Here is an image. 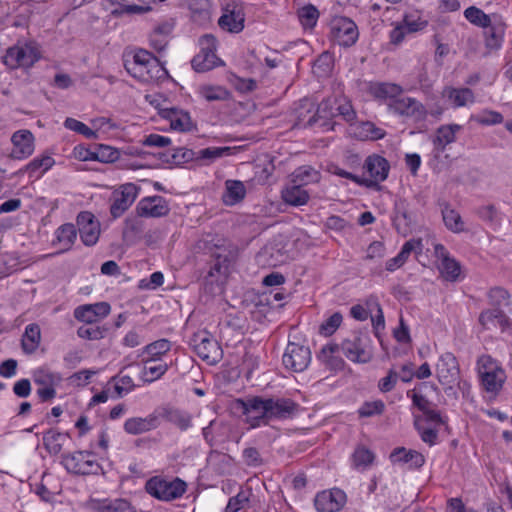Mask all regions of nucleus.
Masks as SVG:
<instances>
[{
  "instance_id": "33",
  "label": "nucleus",
  "mask_w": 512,
  "mask_h": 512,
  "mask_svg": "<svg viewBox=\"0 0 512 512\" xmlns=\"http://www.w3.org/2000/svg\"><path fill=\"white\" fill-rule=\"evenodd\" d=\"M442 94L455 108L474 102V93L469 88L445 87Z\"/></svg>"
},
{
  "instance_id": "30",
  "label": "nucleus",
  "mask_w": 512,
  "mask_h": 512,
  "mask_svg": "<svg viewBox=\"0 0 512 512\" xmlns=\"http://www.w3.org/2000/svg\"><path fill=\"white\" fill-rule=\"evenodd\" d=\"M414 223V217L408 210L405 201H399L395 204V215L393 217V224L398 233L406 236L411 232L412 225Z\"/></svg>"
},
{
  "instance_id": "42",
  "label": "nucleus",
  "mask_w": 512,
  "mask_h": 512,
  "mask_svg": "<svg viewBox=\"0 0 512 512\" xmlns=\"http://www.w3.org/2000/svg\"><path fill=\"white\" fill-rule=\"evenodd\" d=\"M297 17L304 30H313L318 23L320 12L313 4H306L298 9Z\"/></svg>"
},
{
  "instance_id": "39",
  "label": "nucleus",
  "mask_w": 512,
  "mask_h": 512,
  "mask_svg": "<svg viewBox=\"0 0 512 512\" xmlns=\"http://www.w3.org/2000/svg\"><path fill=\"white\" fill-rule=\"evenodd\" d=\"M93 509L96 512H136L135 508L126 499L97 501Z\"/></svg>"
},
{
  "instance_id": "17",
  "label": "nucleus",
  "mask_w": 512,
  "mask_h": 512,
  "mask_svg": "<svg viewBox=\"0 0 512 512\" xmlns=\"http://www.w3.org/2000/svg\"><path fill=\"white\" fill-rule=\"evenodd\" d=\"M244 21L243 8L240 5L232 4L224 8L223 14L218 20V25L225 31L239 33L244 28Z\"/></svg>"
},
{
  "instance_id": "22",
  "label": "nucleus",
  "mask_w": 512,
  "mask_h": 512,
  "mask_svg": "<svg viewBox=\"0 0 512 512\" xmlns=\"http://www.w3.org/2000/svg\"><path fill=\"white\" fill-rule=\"evenodd\" d=\"M13 150L11 156L15 159H23L34 151V137L29 130L16 131L11 138Z\"/></svg>"
},
{
  "instance_id": "27",
  "label": "nucleus",
  "mask_w": 512,
  "mask_h": 512,
  "mask_svg": "<svg viewBox=\"0 0 512 512\" xmlns=\"http://www.w3.org/2000/svg\"><path fill=\"white\" fill-rule=\"evenodd\" d=\"M458 124L441 125L437 128L435 136L432 138L434 151L436 154L443 153L446 146L456 141V133L461 130Z\"/></svg>"
},
{
  "instance_id": "55",
  "label": "nucleus",
  "mask_w": 512,
  "mask_h": 512,
  "mask_svg": "<svg viewBox=\"0 0 512 512\" xmlns=\"http://www.w3.org/2000/svg\"><path fill=\"white\" fill-rule=\"evenodd\" d=\"M107 333V328L101 327L98 325L92 324H85L78 328L77 335L80 338L88 339V340H99L104 338L105 334Z\"/></svg>"
},
{
  "instance_id": "35",
  "label": "nucleus",
  "mask_w": 512,
  "mask_h": 512,
  "mask_svg": "<svg viewBox=\"0 0 512 512\" xmlns=\"http://www.w3.org/2000/svg\"><path fill=\"white\" fill-rule=\"evenodd\" d=\"M41 341V330L38 324L31 323L26 326L25 332L22 336L21 347L24 353H34Z\"/></svg>"
},
{
  "instance_id": "19",
  "label": "nucleus",
  "mask_w": 512,
  "mask_h": 512,
  "mask_svg": "<svg viewBox=\"0 0 512 512\" xmlns=\"http://www.w3.org/2000/svg\"><path fill=\"white\" fill-rule=\"evenodd\" d=\"M213 247L215 251H213L212 248H209V250L211 251V256L214 259L211 263L208 275L211 277L217 275L225 276L228 273L230 260L227 253V249L224 246V240L217 239V242L213 244Z\"/></svg>"
},
{
  "instance_id": "24",
  "label": "nucleus",
  "mask_w": 512,
  "mask_h": 512,
  "mask_svg": "<svg viewBox=\"0 0 512 512\" xmlns=\"http://www.w3.org/2000/svg\"><path fill=\"white\" fill-rule=\"evenodd\" d=\"M159 114L170 122L171 128L174 130L187 132L193 127L191 117L186 111L172 107L160 109Z\"/></svg>"
},
{
  "instance_id": "49",
  "label": "nucleus",
  "mask_w": 512,
  "mask_h": 512,
  "mask_svg": "<svg viewBox=\"0 0 512 512\" xmlns=\"http://www.w3.org/2000/svg\"><path fill=\"white\" fill-rule=\"evenodd\" d=\"M228 83L239 93L247 94L257 89V81L253 78H245L234 73L227 76Z\"/></svg>"
},
{
  "instance_id": "3",
  "label": "nucleus",
  "mask_w": 512,
  "mask_h": 512,
  "mask_svg": "<svg viewBox=\"0 0 512 512\" xmlns=\"http://www.w3.org/2000/svg\"><path fill=\"white\" fill-rule=\"evenodd\" d=\"M187 485L180 478L168 479L153 476L145 484L146 492L160 501H172L180 498L186 492Z\"/></svg>"
},
{
  "instance_id": "8",
  "label": "nucleus",
  "mask_w": 512,
  "mask_h": 512,
  "mask_svg": "<svg viewBox=\"0 0 512 512\" xmlns=\"http://www.w3.org/2000/svg\"><path fill=\"white\" fill-rule=\"evenodd\" d=\"M388 109L394 114L422 122L426 119L427 110L418 100L411 97H402L389 101Z\"/></svg>"
},
{
  "instance_id": "23",
  "label": "nucleus",
  "mask_w": 512,
  "mask_h": 512,
  "mask_svg": "<svg viewBox=\"0 0 512 512\" xmlns=\"http://www.w3.org/2000/svg\"><path fill=\"white\" fill-rule=\"evenodd\" d=\"M435 253L441 259L439 270L445 280L454 282L458 279L461 271L459 262L450 258L449 253L442 244L435 246Z\"/></svg>"
},
{
  "instance_id": "34",
  "label": "nucleus",
  "mask_w": 512,
  "mask_h": 512,
  "mask_svg": "<svg viewBox=\"0 0 512 512\" xmlns=\"http://www.w3.org/2000/svg\"><path fill=\"white\" fill-rule=\"evenodd\" d=\"M321 179V173L309 165H303L294 170L290 181L305 187L309 184L318 183Z\"/></svg>"
},
{
  "instance_id": "59",
  "label": "nucleus",
  "mask_w": 512,
  "mask_h": 512,
  "mask_svg": "<svg viewBox=\"0 0 512 512\" xmlns=\"http://www.w3.org/2000/svg\"><path fill=\"white\" fill-rule=\"evenodd\" d=\"M64 126L67 129L75 131L79 134L84 135L88 139H94L97 137V132L90 129L86 124L78 121L74 118H67L64 122Z\"/></svg>"
},
{
  "instance_id": "11",
  "label": "nucleus",
  "mask_w": 512,
  "mask_h": 512,
  "mask_svg": "<svg viewBox=\"0 0 512 512\" xmlns=\"http://www.w3.org/2000/svg\"><path fill=\"white\" fill-rule=\"evenodd\" d=\"M77 226L81 241L86 246H93L100 236V223L89 211H82L77 216Z\"/></svg>"
},
{
  "instance_id": "18",
  "label": "nucleus",
  "mask_w": 512,
  "mask_h": 512,
  "mask_svg": "<svg viewBox=\"0 0 512 512\" xmlns=\"http://www.w3.org/2000/svg\"><path fill=\"white\" fill-rule=\"evenodd\" d=\"M191 64H224L216 55V40L213 36L205 35L199 39V52Z\"/></svg>"
},
{
  "instance_id": "9",
  "label": "nucleus",
  "mask_w": 512,
  "mask_h": 512,
  "mask_svg": "<svg viewBox=\"0 0 512 512\" xmlns=\"http://www.w3.org/2000/svg\"><path fill=\"white\" fill-rule=\"evenodd\" d=\"M282 361L286 369L293 372H302L311 362V351L305 345L289 342Z\"/></svg>"
},
{
  "instance_id": "16",
  "label": "nucleus",
  "mask_w": 512,
  "mask_h": 512,
  "mask_svg": "<svg viewBox=\"0 0 512 512\" xmlns=\"http://www.w3.org/2000/svg\"><path fill=\"white\" fill-rule=\"evenodd\" d=\"M170 211L167 201L161 196H152L141 199L136 212L140 217L159 218L166 216Z\"/></svg>"
},
{
  "instance_id": "43",
  "label": "nucleus",
  "mask_w": 512,
  "mask_h": 512,
  "mask_svg": "<svg viewBox=\"0 0 512 512\" xmlns=\"http://www.w3.org/2000/svg\"><path fill=\"white\" fill-rule=\"evenodd\" d=\"M171 349V343L167 339H159L148 345L143 349L142 354L146 353L149 355L147 359H144V364H150L151 362L157 361L162 355H165Z\"/></svg>"
},
{
  "instance_id": "25",
  "label": "nucleus",
  "mask_w": 512,
  "mask_h": 512,
  "mask_svg": "<svg viewBox=\"0 0 512 512\" xmlns=\"http://www.w3.org/2000/svg\"><path fill=\"white\" fill-rule=\"evenodd\" d=\"M160 425L157 412L142 418H129L124 423V430L131 435H138L156 429Z\"/></svg>"
},
{
  "instance_id": "63",
  "label": "nucleus",
  "mask_w": 512,
  "mask_h": 512,
  "mask_svg": "<svg viewBox=\"0 0 512 512\" xmlns=\"http://www.w3.org/2000/svg\"><path fill=\"white\" fill-rule=\"evenodd\" d=\"M342 315L339 312L332 314L325 322L320 326V333L329 336L332 335L342 322Z\"/></svg>"
},
{
  "instance_id": "53",
  "label": "nucleus",
  "mask_w": 512,
  "mask_h": 512,
  "mask_svg": "<svg viewBox=\"0 0 512 512\" xmlns=\"http://www.w3.org/2000/svg\"><path fill=\"white\" fill-rule=\"evenodd\" d=\"M119 156L120 153L116 148L104 144L94 146V161L112 163L118 160Z\"/></svg>"
},
{
  "instance_id": "29",
  "label": "nucleus",
  "mask_w": 512,
  "mask_h": 512,
  "mask_svg": "<svg viewBox=\"0 0 512 512\" xmlns=\"http://www.w3.org/2000/svg\"><path fill=\"white\" fill-rule=\"evenodd\" d=\"M127 73L141 83H151L167 74L165 66H124Z\"/></svg>"
},
{
  "instance_id": "60",
  "label": "nucleus",
  "mask_w": 512,
  "mask_h": 512,
  "mask_svg": "<svg viewBox=\"0 0 512 512\" xmlns=\"http://www.w3.org/2000/svg\"><path fill=\"white\" fill-rule=\"evenodd\" d=\"M494 320L506 321V314L502 309L493 308L487 309L480 313L479 323L484 327L488 328V324Z\"/></svg>"
},
{
  "instance_id": "44",
  "label": "nucleus",
  "mask_w": 512,
  "mask_h": 512,
  "mask_svg": "<svg viewBox=\"0 0 512 512\" xmlns=\"http://www.w3.org/2000/svg\"><path fill=\"white\" fill-rule=\"evenodd\" d=\"M232 154V147H207L197 151V161H201L204 164H211L219 158L230 156Z\"/></svg>"
},
{
  "instance_id": "2",
  "label": "nucleus",
  "mask_w": 512,
  "mask_h": 512,
  "mask_svg": "<svg viewBox=\"0 0 512 512\" xmlns=\"http://www.w3.org/2000/svg\"><path fill=\"white\" fill-rule=\"evenodd\" d=\"M341 350L352 362L367 363L372 357L371 340L367 332L356 331L343 340L341 346L325 345L320 351L319 357L324 361H330L333 354Z\"/></svg>"
},
{
  "instance_id": "40",
  "label": "nucleus",
  "mask_w": 512,
  "mask_h": 512,
  "mask_svg": "<svg viewBox=\"0 0 512 512\" xmlns=\"http://www.w3.org/2000/svg\"><path fill=\"white\" fill-rule=\"evenodd\" d=\"M76 238L77 229L72 223L63 224L56 230V241L61 245V252L70 250Z\"/></svg>"
},
{
  "instance_id": "56",
  "label": "nucleus",
  "mask_w": 512,
  "mask_h": 512,
  "mask_svg": "<svg viewBox=\"0 0 512 512\" xmlns=\"http://www.w3.org/2000/svg\"><path fill=\"white\" fill-rule=\"evenodd\" d=\"M509 298L508 291L502 287L491 288L488 292L489 304L493 308L501 309V307L509 305Z\"/></svg>"
},
{
  "instance_id": "54",
  "label": "nucleus",
  "mask_w": 512,
  "mask_h": 512,
  "mask_svg": "<svg viewBox=\"0 0 512 512\" xmlns=\"http://www.w3.org/2000/svg\"><path fill=\"white\" fill-rule=\"evenodd\" d=\"M335 104V99L328 98L322 100L317 107L315 115L308 120V125L312 126L316 122V116L325 119L336 116Z\"/></svg>"
},
{
  "instance_id": "52",
  "label": "nucleus",
  "mask_w": 512,
  "mask_h": 512,
  "mask_svg": "<svg viewBox=\"0 0 512 512\" xmlns=\"http://www.w3.org/2000/svg\"><path fill=\"white\" fill-rule=\"evenodd\" d=\"M464 17L467 21H469L471 24L484 28L487 25L490 24V21L493 19V15H487L484 13L481 9L470 6L464 11Z\"/></svg>"
},
{
  "instance_id": "64",
  "label": "nucleus",
  "mask_w": 512,
  "mask_h": 512,
  "mask_svg": "<svg viewBox=\"0 0 512 512\" xmlns=\"http://www.w3.org/2000/svg\"><path fill=\"white\" fill-rule=\"evenodd\" d=\"M475 120L482 125H495L503 122V116L496 111H483Z\"/></svg>"
},
{
  "instance_id": "32",
  "label": "nucleus",
  "mask_w": 512,
  "mask_h": 512,
  "mask_svg": "<svg viewBox=\"0 0 512 512\" xmlns=\"http://www.w3.org/2000/svg\"><path fill=\"white\" fill-rule=\"evenodd\" d=\"M198 95L207 102L230 101L232 93L221 85L201 84L197 88Z\"/></svg>"
},
{
  "instance_id": "36",
  "label": "nucleus",
  "mask_w": 512,
  "mask_h": 512,
  "mask_svg": "<svg viewBox=\"0 0 512 512\" xmlns=\"http://www.w3.org/2000/svg\"><path fill=\"white\" fill-rule=\"evenodd\" d=\"M441 213L446 228L453 233H461L465 230L461 215L450 204H441Z\"/></svg>"
},
{
  "instance_id": "12",
  "label": "nucleus",
  "mask_w": 512,
  "mask_h": 512,
  "mask_svg": "<svg viewBox=\"0 0 512 512\" xmlns=\"http://www.w3.org/2000/svg\"><path fill=\"white\" fill-rule=\"evenodd\" d=\"M345 503L346 494L338 488L321 491L314 499V506L318 512H339Z\"/></svg>"
},
{
  "instance_id": "21",
  "label": "nucleus",
  "mask_w": 512,
  "mask_h": 512,
  "mask_svg": "<svg viewBox=\"0 0 512 512\" xmlns=\"http://www.w3.org/2000/svg\"><path fill=\"white\" fill-rule=\"evenodd\" d=\"M110 313V305L107 302H98L95 304H86L77 307L74 310V317L87 324H92L107 316Z\"/></svg>"
},
{
  "instance_id": "15",
  "label": "nucleus",
  "mask_w": 512,
  "mask_h": 512,
  "mask_svg": "<svg viewBox=\"0 0 512 512\" xmlns=\"http://www.w3.org/2000/svg\"><path fill=\"white\" fill-rule=\"evenodd\" d=\"M389 168V163L385 158L379 155L369 156L365 160L364 169L370 175L371 179L362 178L364 181L363 185L372 187L384 181L388 176Z\"/></svg>"
},
{
  "instance_id": "1",
  "label": "nucleus",
  "mask_w": 512,
  "mask_h": 512,
  "mask_svg": "<svg viewBox=\"0 0 512 512\" xmlns=\"http://www.w3.org/2000/svg\"><path fill=\"white\" fill-rule=\"evenodd\" d=\"M237 403L252 428L267 425L274 419L292 418L299 409L295 401L285 397L253 396L245 400L238 399Z\"/></svg>"
},
{
  "instance_id": "48",
  "label": "nucleus",
  "mask_w": 512,
  "mask_h": 512,
  "mask_svg": "<svg viewBox=\"0 0 512 512\" xmlns=\"http://www.w3.org/2000/svg\"><path fill=\"white\" fill-rule=\"evenodd\" d=\"M64 438V434L49 429L43 435V445L50 455H57L62 450Z\"/></svg>"
},
{
  "instance_id": "13",
  "label": "nucleus",
  "mask_w": 512,
  "mask_h": 512,
  "mask_svg": "<svg viewBox=\"0 0 512 512\" xmlns=\"http://www.w3.org/2000/svg\"><path fill=\"white\" fill-rule=\"evenodd\" d=\"M436 375L442 385L451 386L459 380V364L452 353L447 352L440 356L436 365Z\"/></svg>"
},
{
  "instance_id": "6",
  "label": "nucleus",
  "mask_w": 512,
  "mask_h": 512,
  "mask_svg": "<svg viewBox=\"0 0 512 512\" xmlns=\"http://www.w3.org/2000/svg\"><path fill=\"white\" fill-rule=\"evenodd\" d=\"M196 354L209 364H216L220 361L222 350L218 342L206 330L195 333L190 341Z\"/></svg>"
},
{
  "instance_id": "14",
  "label": "nucleus",
  "mask_w": 512,
  "mask_h": 512,
  "mask_svg": "<svg viewBox=\"0 0 512 512\" xmlns=\"http://www.w3.org/2000/svg\"><path fill=\"white\" fill-rule=\"evenodd\" d=\"M138 195V187L133 183H126L121 186L119 192H114V200L110 206V213L113 218H119L134 203Z\"/></svg>"
},
{
  "instance_id": "47",
  "label": "nucleus",
  "mask_w": 512,
  "mask_h": 512,
  "mask_svg": "<svg viewBox=\"0 0 512 512\" xmlns=\"http://www.w3.org/2000/svg\"><path fill=\"white\" fill-rule=\"evenodd\" d=\"M375 454L365 446L359 445L352 454V465L356 469L365 470L372 465Z\"/></svg>"
},
{
  "instance_id": "62",
  "label": "nucleus",
  "mask_w": 512,
  "mask_h": 512,
  "mask_svg": "<svg viewBox=\"0 0 512 512\" xmlns=\"http://www.w3.org/2000/svg\"><path fill=\"white\" fill-rule=\"evenodd\" d=\"M360 130L362 136L371 140L382 139L385 136V131L382 128L369 121L361 123Z\"/></svg>"
},
{
  "instance_id": "58",
  "label": "nucleus",
  "mask_w": 512,
  "mask_h": 512,
  "mask_svg": "<svg viewBox=\"0 0 512 512\" xmlns=\"http://www.w3.org/2000/svg\"><path fill=\"white\" fill-rule=\"evenodd\" d=\"M385 410V404L382 400L364 402L358 410L360 417H372L381 415Z\"/></svg>"
},
{
  "instance_id": "50",
  "label": "nucleus",
  "mask_w": 512,
  "mask_h": 512,
  "mask_svg": "<svg viewBox=\"0 0 512 512\" xmlns=\"http://www.w3.org/2000/svg\"><path fill=\"white\" fill-rule=\"evenodd\" d=\"M33 381L40 387H51L57 386L62 381V377L48 369L39 368L33 372Z\"/></svg>"
},
{
  "instance_id": "4",
  "label": "nucleus",
  "mask_w": 512,
  "mask_h": 512,
  "mask_svg": "<svg viewBox=\"0 0 512 512\" xmlns=\"http://www.w3.org/2000/svg\"><path fill=\"white\" fill-rule=\"evenodd\" d=\"M478 373L483 389L497 395L505 381V370L490 356H482L478 360Z\"/></svg>"
},
{
  "instance_id": "45",
  "label": "nucleus",
  "mask_w": 512,
  "mask_h": 512,
  "mask_svg": "<svg viewBox=\"0 0 512 512\" xmlns=\"http://www.w3.org/2000/svg\"><path fill=\"white\" fill-rule=\"evenodd\" d=\"M409 33H416L424 30L428 26V20L420 11L408 12L403 16L400 22Z\"/></svg>"
},
{
  "instance_id": "20",
  "label": "nucleus",
  "mask_w": 512,
  "mask_h": 512,
  "mask_svg": "<svg viewBox=\"0 0 512 512\" xmlns=\"http://www.w3.org/2000/svg\"><path fill=\"white\" fill-rule=\"evenodd\" d=\"M158 419L163 418L175 425L181 431H186L192 426V416L189 412L173 406H163L156 410Z\"/></svg>"
},
{
  "instance_id": "61",
  "label": "nucleus",
  "mask_w": 512,
  "mask_h": 512,
  "mask_svg": "<svg viewBox=\"0 0 512 512\" xmlns=\"http://www.w3.org/2000/svg\"><path fill=\"white\" fill-rule=\"evenodd\" d=\"M111 380L116 381L114 389L119 397L123 394L129 393L135 387L132 378L128 375H118L113 377Z\"/></svg>"
},
{
  "instance_id": "57",
  "label": "nucleus",
  "mask_w": 512,
  "mask_h": 512,
  "mask_svg": "<svg viewBox=\"0 0 512 512\" xmlns=\"http://www.w3.org/2000/svg\"><path fill=\"white\" fill-rule=\"evenodd\" d=\"M168 370L166 363H159L157 365L144 364L143 380L144 382L151 383L161 378Z\"/></svg>"
},
{
  "instance_id": "38",
  "label": "nucleus",
  "mask_w": 512,
  "mask_h": 512,
  "mask_svg": "<svg viewBox=\"0 0 512 512\" xmlns=\"http://www.w3.org/2000/svg\"><path fill=\"white\" fill-rule=\"evenodd\" d=\"M369 92L377 99H397L402 92L399 85L393 83H372L369 87Z\"/></svg>"
},
{
  "instance_id": "26",
  "label": "nucleus",
  "mask_w": 512,
  "mask_h": 512,
  "mask_svg": "<svg viewBox=\"0 0 512 512\" xmlns=\"http://www.w3.org/2000/svg\"><path fill=\"white\" fill-rule=\"evenodd\" d=\"M505 23L497 15H493L490 24L484 27L485 43L490 49L501 47L505 35Z\"/></svg>"
},
{
  "instance_id": "7",
  "label": "nucleus",
  "mask_w": 512,
  "mask_h": 512,
  "mask_svg": "<svg viewBox=\"0 0 512 512\" xmlns=\"http://www.w3.org/2000/svg\"><path fill=\"white\" fill-rule=\"evenodd\" d=\"M88 451H77L72 454L63 455L62 463L66 470L77 475H97L101 470V465L89 457Z\"/></svg>"
},
{
  "instance_id": "41",
  "label": "nucleus",
  "mask_w": 512,
  "mask_h": 512,
  "mask_svg": "<svg viewBox=\"0 0 512 512\" xmlns=\"http://www.w3.org/2000/svg\"><path fill=\"white\" fill-rule=\"evenodd\" d=\"M151 60H155L158 64H162L150 52L141 48L129 47L123 52L124 64H149Z\"/></svg>"
},
{
  "instance_id": "28",
  "label": "nucleus",
  "mask_w": 512,
  "mask_h": 512,
  "mask_svg": "<svg viewBox=\"0 0 512 512\" xmlns=\"http://www.w3.org/2000/svg\"><path fill=\"white\" fill-rule=\"evenodd\" d=\"M281 198L287 205L300 207L308 203L310 194L304 187L289 181L281 191Z\"/></svg>"
},
{
  "instance_id": "5",
  "label": "nucleus",
  "mask_w": 512,
  "mask_h": 512,
  "mask_svg": "<svg viewBox=\"0 0 512 512\" xmlns=\"http://www.w3.org/2000/svg\"><path fill=\"white\" fill-rule=\"evenodd\" d=\"M359 38L356 23L346 16H334L329 22V39L339 46L350 47Z\"/></svg>"
},
{
  "instance_id": "37",
  "label": "nucleus",
  "mask_w": 512,
  "mask_h": 512,
  "mask_svg": "<svg viewBox=\"0 0 512 512\" xmlns=\"http://www.w3.org/2000/svg\"><path fill=\"white\" fill-rule=\"evenodd\" d=\"M55 161L51 156L44 155L41 157H36L32 161H30L27 165L17 171V175H21L23 173H28L30 177L36 175L39 172V175L43 174L47 170H49Z\"/></svg>"
},
{
  "instance_id": "10",
  "label": "nucleus",
  "mask_w": 512,
  "mask_h": 512,
  "mask_svg": "<svg viewBox=\"0 0 512 512\" xmlns=\"http://www.w3.org/2000/svg\"><path fill=\"white\" fill-rule=\"evenodd\" d=\"M40 60L39 46L34 42L17 43L10 47L4 57V64H35Z\"/></svg>"
},
{
  "instance_id": "51",
  "label": "nucleus",
  "mask_w": 512,
  "mask_h": 512,
  "mask_svg": "<svg viewBox=\"0 0 512 512\" xmlns=\"http://www.w3.org/2000/svg\"><path fill=\"white\" fill-rule=\"evenodd\" d=\"M226 193L225 196L229 199L226 202L230 204H235L241 201L246 194V189L244 184L238 180H227L225 182Z\"/></svg>"
},
{
  "instance_id": "46",
  "label": "nucleus",
  "mask_w": 512,
  "mask_h": 512,
  "mask_svg": "<svg viewBox=\"0 0 512 512\" xmlns=\"http://www.w3.org/2000/svg\"><path fill=\"white\" fill-rule=\"evenodd\" d=\"M252 494V488H241L235 496L229 499L225 508V512H238L241 509L249 506L250 497Z\"/></svg>"
},
{
  "instance_id": "31",
  "label": "nucleus",
  "mask_w": 512,
  "mask_h": 512,
  "mask_svg": "<svg viewBox=\"0 0 512 512\" xmlns=\"http://www.w3.org/2000/svg\"><path fill=\"white\" fill-rule=\"evenodd\" d=\"M390 460L393 463L409 464L410 468H420L425 463V458L420 452L404 447L395 448L390 454Z\"/></svg>"
}]
</instances>
